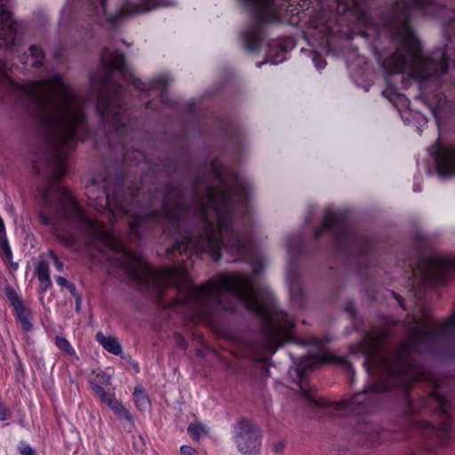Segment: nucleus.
<instances>
[{"label":"nucleus","mask_w":455,"mask_h":455,"mask_svg":"<svg viewBox=\"0 0 455 455\" xmlns=\"http://www.w3.org/2000/svg\"><path fill=\"white\" fill-rule=\"evenodd\" d=\"M404 326L407 339L389 351L381 349L387 339L386 331L366 334L363 365L378 381L342 401L341 409L355 414L370 412L379 404L381 393L393 387L408 388L420 380L423 372L413 358L414 353L443 354L455 358V311L442 323L435 322L426 311L419 312Z\"/></svg>","instance_id":"1"},{"label":"nucleus","mask_w":455,"mask_h":455,"mask_svg":"<svg viewBox=\"0 0 455 455\" xmlns=\"http://www.w3.org/2000/svg\"><path fill=\"white\" fill-rule=\"evenodd\" d=\"M448 2L451 0H399L388 13L382 16L383 25L398 44L396 51L383 64L389 72L408 71L414 78L440 85L450 79L448 61L451 57L449 46L434 52L430 57L425 55L410 26V18L414 13L434 16L442 20L446 35L455 36V11L448 6ZM452 61L455 62V59Z\"/></svg>","instance_id":"2"},{"label":"nucleus","mask_w":455,"mask_h":455,"mask_svg":"<svg viewBox=\"0 0 455 455\" xmlns=\"http://www.w3.org/2000/svg\"><path fill=\"white\" fill-rule=\"evenodd\" d=\"M101 70L92 77L95 87H98L97 112L104 123L115 132H119L125 126V118L123 113L124 88L113 81L114 72L128 84H132L140 91L157 88L158 85L166 87L171 79L164 75L155 79L148 87L145 83L136 78L127 67L124 57L117 51L103 48L100 55Z\"/></svg>","instance_id":"3"},{"label":"nucleus","mask_w":455,"mask_h":455,"mask_svg":"<svg viewBox=\"0 0 455 455\" xmlns=\"http://www.w3.org/2000/svg\"><path fill=\"white\" fill-rule=\"evenodd\" d=\"M422 406L438 411L443 416L440 426L435 427L427 422H419L418 426L422 429L423 444L425 451H433L437 446L447 445L452 434L451 424L446 417L449 410L455 406V402L449 399L443 392L441 384L437 379L434 380V390L427 398L422 401Z\"/></svg>","instance_id":"4"},{"label":"nucleus","mask_w":455,"mask_h":455,"mask_svg":"<svg viewBox=\"0 0 455 455\" xmlns=\"http://www.w3.org/2000/svg\"><path fill=\"white\" fill-rule=\"evenodd\" d=\"M323 231L333 233L337 248L344 252L366 251L363 239L347 228V212L344 211L328 209L323 217V226L315 233V238L319 239Z\"/></svg>","instance_id":"5"},{"label":"nucleus","mask_w":455,"mask_h":455,"mask_svg":"<svg viewBox=\"0 0 455 455\" xmlns=\"http://www.w3.org/2000/svg\"><path fill=\"white\" fill-rule=\"evenodd\" d=\"M303 346L306 345H315V348L314 351H310L308 355H303L300 357L299 363L293 369L292 371H290L291 376L298 381L299 388L305 397V399L314 405L320 407L323 406V403L315 399V397L310 394L308 384L306 381V375L308 371H313L316 366L332 362L334 360V356L330 355L323 347L322 342L317 338H311L307 341H303L300 343Z\"/></svg>","instance_id":"6"},{"label":"nucleus","mask_w":455,"mask_h":455,"mask_svg":"<svg viewBox=\"0 0 455 455\" xmlns=\"http://www.w3.org/2000/svg\"><path fill=\"white\" fill-rule=\"evenodd\" d=\"M160 4L157 0H125L116 12H108L107 0H89L88 8L92 16L98 20L106 18L108 23L116 25L125 17L146 13Z\"/></svg>","instance_id":"7"},{"label":"nucleus","mask_w":455,"mask_h":455,"mask_svg":"<svg viewBox=\"0 0 455 455\" xmlns=\"http://www.w3.org/2000/svg\"><path fill=\"white\" fill-rule=\"evenodd\" d=\"M418 272L422 283L427 284H444L449 277L455 274V258L443 256H431L420 258L416 262Z\"/></svg>","instance_id":"8"},{"label":"nucleus","mask_w":455,"mask_h":455,"mask_svg":"<svg viewBox=\"0 0 455 455\" xmlns=\"http://www.w3.org/2000/svg\"><path fill=\"white\" fill-rule=\"evenodd\" d=\"M233 440L241 453L255 455L261 446V430L250 420L241 419L233 426Z\"/></svg>","instance_id":"9"},{"label":"nucleus","mask_w":455,"mask_h":455,"mask_svg":"<svg viewBox=\"0 0 455 455\" xmlns=\"http://www.w3.org/2000/svg\"><path fill=\"white\" fill-rule=\"evenodd\" d=\"M87 196H130V187L109 178L93 179L86 188Z\"/></svg>","instance_id":"10"},{"label":"nucleus","mask_w":455,"mask_h":455,"mask_svg":"<svg viewBox=\"0 0 455 455\" xmlns=\"http://www.w3.org/2000/svg\"><path fill=\"white\" fill-rule=\"evenodd\" d=\"M435 160L440 175H455V144L437 148Z\"/></svg>","instance_id":"11"},{"label":"nucleus","mask_w":455,"mask_h":455,"mask_svg":"<svg viewBox=\"0 0 455 455\" xmlns=\"http://www.w3.org/2000/svg\"><path fill=\"white\" fill-rule=\"evenodd\" d=\"M44 52L41 46L32 44L29 47V55L23 54L20 57V62L24 65L25 68L30 66L32 68L38 70L44 66Z\"/></svg>","instance_id":"12"},{"label":"nucleus","mask_w":455,"mask_h":455,"mask_svg":"<svg viewBox=\"0 0 455 455\" xmlns=\"http://www.w3.org/2000/svg\"><path fill=\"white\" fill-rule=\"evenodd\" d=\"M96 340L109 353L120 355L122 347L119 341L113 337H106L101 332L96 334Z\"/></svg>","instance_id":"13"},{"label":"nucleus","mask_w":455,"mask_h":455,"mask_svg":"<svg viewBox=\"0 0 455 455\" xmlns=\"http://www.w3.org/2000/svg\"><path fill=\"white\" fill-rule=\"evenodd\" d=\"M36 270L42 283L41 289L45 291L52 285L49 265L45 260L40 259L36 266Z\"/></svg>","instance_id":"14"},{"label":"nucleus","mask_w":455,"mask_h":455,"mask_svg":"<svg viewBox=\"0 0 455 455\" xmlns=\"http://www.w3.org/2000/svg\"><path fill=\"white\" fill-rule=\"evenodd\" d=\"M115 414L121 419H124L127 421H132V416L124 406L119 403L116 398L109 402L108 404Z\"/></svg>","instance_id":"15"},{"label":"nucleus","mask_w":455,"mask_h":455,"mask_svg":"<svg viewBox=\"0 0 455 455\" xmlns=\"http://www.w3.org/2000/svg\"><path fill=\"white\" fill-rule=\"evenodd\" d=\"M133 396L134 402L139 410L145 411L149 407L150 402L148 398L147 394L145 393L144 389L141 387H137L135 388Z\"/></svg>","instance_id":"16"},{"label":"nucleus","mask_w":455,"mask_h":455,"mask_svg":"<svg viewBox=\"0 0 455 455\" xmlns=\"http://www.w3.org/2000/svg\"><path fill=\"white\" fill-rule=\"evenodd\" d=\"M18 319L20 322V324L24 331H28L32 329V323L30 322V312L25 307H21L15 310Z\"/></svg>","instance_id":"17"},{"label":"nucleus","mask_w":455,"mask_h":455,"mask_svg":"<svg viewBox=\"0 0 455 455\" xmlns=\"http://www.w3.org/2000/svg\"><path fill=\"white\" fill-rule=\"evenodd\" d=\"M0 247L3 251V258L11 264L12 267L14 270H16L18 268V263L12 261V253L11 247L8 243L6 235H2L0 237Z\"/></svg>","instance_id":"18"},{"label":"nucleus","mask_w":455,"mask_h":455,"mask_svg":"<svg viewBox=\"0 0 455 455\" xmlns=\"http://www.w3.org/2000/svg\"><path fill=\"white\" fill-rule=\"evenodd\" d=\"M55 345L58 347L60 350L65 352L67 355H70L75 359H78V356L76 355L75 349L73 348V347L67 339L61 336H57L55 338Z\"/></svg>","instance_id":"19"},{"label":"nucleus","mask_w":455,"mask_h":455,"mask_svg":"<svg viewBox=\"0 0 455 455\" xmlns=\"http://www.w3.org/2000/svg\"><path fill=\"white\" fill-rule=\"evenodd\" d=\"M90 386L92 390L94 392L96 395H98L103 403L107 404L109 403L115 397L112 394L107 393L103 387L98 383H94L93 381H90Z\"/></svg>","instance_id":"20"},{"label":"nucleus","mask_w":455,"mask_h":455,"mask_svg":"<svg viewBox=\"0 0 455 455\" xmlns=\"http://www.w3.org/2000/svg\"><path fill=\"white\" fill-rule=\"evenodd\" d=\"M188 432L193 439L198 441L202 435L207 434V429L204 425L196 423L188 426Z\"/></svg>","instance_id":"21"},{"label":"nucleus","mask_w":455,"mask_h":455,"mask_svg":"<svg viewBox=\"0 0 455 455\" xmlns=\"http://www.w3.org/2000/svg\"><path fill=\"white\" fill-rule=\"evenodd\" d=\"M5 294L14 310L24 306L22 299L13 289H6Z\"/></svg>","instance_id":"22"},{"label":"nucleus","mask_w":455,"mask_h":455,"mask_svg":"<svg viewBox=\"0 0 455 455\" xmlns=\"http://www.w3.org/2000/svg\"><path fill=\"white\" fill-rule=\"evenodd\" d=\"M301 235H297L288 238L287 249L290 257H293L296 251L299 249L301 243Z\"/></svg>","instance_id":"23"},{"label":"nucleus","mask_w":455,"mask_h":455,"mask_svg":"<svg viewBox=\"0 0 455 455\" xmlns=\"http://www.w3.org/2000/svg\"><path fill=\"white\" fill-rule=\"evenodd\" d=\"M111 379V374L108 371H100L96 374V379L94 383H98L99 385H109Z\"/></svg>","instance_id":"24"},{"label":"nucleus","mask_w":455,"mask_h":455,"mask_svg":"<svg viewBox=\"0 0 455 455\" xmlns=\"http://www.w3.org/2000/svg\"><path fill=\"white\" fill-rule=\"evenodd\" d=\"M373 431H376V427H373V426H367V427H365V430H363V433L365 435H367L366 442L374 443H376V442H378L379 440V437H378L379 433H376V435H374L371 433Z\"/></svg>","instance_id":"25"},{"label":"nucleus","mask_w":455,"mask_h":455,"mask_svg":"<svg viewBox=\"0 0 455 455\" xmlns=\"http://www.w3.org/2000/svg\"><path fill=\"white\" fill-rule=\"evenodd\" d=\"M18 450L21 455H36L34 449L30 447L26 442H20L19 443Z\"/></svg>","instance_id":"26"},{"label":"nucleus","mask_w":455,"mask_h":455,"mask_svg":"<svg viewBox=\"0 0 455 455\" xmlns=\"http://www.w3.org/2000/svg\"><path fill=\"white\" fill-rule=\"evenodd\" d=\"M312 59H313V61L315 62V67L318 69L323 68L325 67V65H326L325 60L316 52H313Z\"/></svg>","instance_id":"27"},{"label":"nucleus","mask_w":455,"mask_h":455,"mask_svg":"<svg viewBox=\"0 0 455 455\" xmlns=\"http://www.w3.org/2000/svg\"><path fill=\"white\" fill-rule=\"evenodd\" d=\"M49 256L52 259L53 264H54L55 267L57 268V270L58 271H62L64 266H63V263L59 259L57 255L52 251H49Z\"/></svg>","instance_id":"28"},{"label":"nucleus","mask_w":455,"mask_h":455,"mask_svg":"<svg viewBox=\"0 0 455 455\" xmlns=\"http://www.w3.org/2000/svg\"><path fill=\"white\" fill-rule=\"evenodd\" d=\"M339 362L346 368V370L347 371L348 374L351 377V382H353L355 379V371L351 364L347 361L342 359H339Z\"/></svg>","instance_id":"29"},{"label":"nucleus","mask_w":455,"mask_h":455,"mask_svg":"<svg viewBox=\"0 0 455 455\" xmlns=\"http://www.w3.org/2000/svg\"><path fill=\"white\" fill-rule=\"evenodd\" d=\"M181 455H195L196 450L188 445H183L180 447Z\"/></svg>","instance_id":"30"},{"label":"nucleus","mask_w":455,"mask_h":455,"mask_svg":"<svg viewBox=\"0 0 455 455\" xmlns=\"http://www.w3.org/2000/svg\"><path fill=\"white\" fill-rule=\"evenodd\" d=\"M56 282L58 283L59 285L65 286V287H68L70 283L66 278H64L62 276H57Z\"/></svg>","instance_id":"31"},{"label":"nucleus","mask_w":455,"mask_h":455,"mask_svg":"<svg viewBox=\"0 0 455 455\" xmlns=\"http://www.w3.org/2000/svg\"><path fill=\"white\" fill-rule=\"evenodd\" d=\"M136 154L137 155L133 157V159L138 162L141 161L143 159V155L140 152H137ZM124 157L127 161L132 160V158L127 154H125Z\"/></svg>","instance_id":"32"},{"label":"nucleus","mask_w":455,"mask_h":455,"mask_svg":"<svg viewBox=\"0 0 455 455\" xmlns=\"http://www.w3.org/2000/svg\"><path fill=\"white\" fill-rule=\"evenodd\" d=\"M437 105L440 108H444L446 106V97H439L437 100Z\"/></svg>","instance_id":"33"},{"label":"nucleus","mask_w":455,"mask_h":455,"mask_svg":"<svg viewBox=\"0 0 455 455\" xmlns=\"http://www.w3.org/2000/svg\"><path fill=\"white\" fill-rule=\"evenodd\" d=\"M284 447V443L283 442H279L274 445V451L278 453L283 451Z\"/></svg>","instance_id":"34"},{"label":"nucleus","mask_w":455,"mask_h":455,"mask_svg":"<svg viewBox=\"0 0 455 455\" xmlns=\"http://www.w3.org/2000/svg\"><path fill=\"white\" fill-rule=\"evenodd\" d=\"M67 288L72 295L76 296V288L73 283H70Z\"/></svg>","instance_id":"35"},{"label":"nucleus","mask_w":455,"mask_h":455,"mask_svg":"<svg viewBox=\"0 0 455 455\" xmlns=\"http://www.w3.org/2000/svg\"><path fill=\"white\" fill-rule=\"evenodd\" d=\"M4 230H5L4 224L2 218L0 217V237L2 235H5Z\"/></svg>","instance_id":"36"},{"label":"nucleus","mask_w":455,"mask_h":455,"mask_svg":"<svg viewBox=\"0 0 455 455\" xmlns=\"http://www.w3.org/2000/svg\"><path fill=\"white\" fill-rule=\"evenodd\" d=\"M393 295H394V296H395V298L399 301L400 306H401L403 309H405V307H404V306H403V302H402L401 297H400L398 294L395 293V292H393Z\"/></svg>","instance_id":"37"},{"label":"nucleus","mask_w":455,"mask_h":455,"mask_svg":"<svg viewBox=\"0 0 455 455\" xmlns=\"http://www.w3.org/2000/svg\"><path fill=\"white\" fill-rule=\"evenodd\" d=\"M180 346L183 349H186V348H187V347H188V344H187V342H186L184 339H182L180 338Z\"/></svg>","instance_id":"38"},{"label":"nucleus","mask_w":455,"mask_h":455,"mask_svg":"<svg viewBox=\"0 0 455 455\" xmlns=\"http://www.w3.org/2000/svg\"><path fill=\"white\" fill-rule=\"evenodd\" d=\"M291 293H292V296H294L295 294L299 295L300 293V290L299 289V290H294V291H291Z\"/></svg>","instance_id":"39"},{"label":"nucleus","mask_w":455,"mask_h":455,"mask_svg":"<svg viewBox=\"0 0 455 455\" xmlns=\"http://www.w3.org/2000/svg\"><path fill=\"white\" fill-rule=\"evenodd\" d=\"M408 403H409V410H410L411 411H413V410H414V409H413V406H412V404H411V401H408Z\"/></svg>","instance_id":"40"},{"label":"nucleus","mask_w":455,"mask_h":455,"mask_svg":"<svg viewBox=\"0 0 455 455\" xmlns=\"http://www.w3.org/2000/svg\"><path fill=\"white\" fill-rule=\"evenodd\" d=\"M79 301H80V298H79V296H77V298H76V307H78V306H79Z\"/></svg>","instance_id":"41"},{"label":"nucleus","mask_w":455,"mask_h":455,"mask_svg":"<svg viewBox=\"0 0 455 455\" xmlns=\"http://www.w3.org/2000/svg\"><path fill=\"white\" fill-rule=\"evenodd\" d=\"M254 273L257 274L259 272V270L257 268H254Z\"/></svg>","instance_id":"42"}]
</instances>
